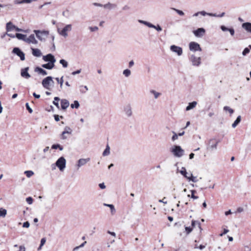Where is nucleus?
I'll return each mask as SVG.
<instances>
[{
    "label": "nucleus",
    "mask_w": 251,
    "mask_h": 251,
    "mask_svg": "<svg viewBox=\"0 0 251 251\" xmlns=\"http://www.w3.org/2000/svg\"><path fill=\"white\" fill-rule=\"evenodd\" d=\"M146 25L150 28H153V27H155V25H154L152 24L151 23L148 22H147Z\"/></svg>",
    "instance_id": "53"
},
{
    "label": "nucleus",
    "mask_w": 251,
    "mask_h": 251,
    "mask_svg": "<svg viewBox=\"0 0 251 251\" xmlns=\"http://www.w3.org/2000/svg\"><path fill=\"white\" fill-rule=\"evenodd\" d=\"M15 36L19 40L24 41L25 42L26 38L27 37L26 35L23 34L22 33H17L15 34Z\"/></svg>",
    "instance_id": "24"
},
{
    "label": "nucleus",
    "mask_w": 251,
    "mask_h": 251,
    "mask_svg": "<svg viewBox=\"0 0 251 251\" xmlns=\"http://www.w3.org/2000/svg\"><path fill=\"white\" fill-rule=\"evenodd\" d=\"M25 174L27 177H30L33 175L34 173L32 171H26L25 172Z\"/></svg>",
    "instance_id": "44"
},
{
    "label": "nucleus",
    "mask_w": 251,
    "mask_h": 251,
    "mask_svg": "<svg viewBox=\"0 0 251 251\" xmlns=\"http://www.w3.org/2000/svg\"><path fill=\"white\" fill-rule=\"evenodd\" d=\"M89 29H90V30L91 32H95V31H97L99 29V28L97 26H93V27L89 26Z\"/></svg>",
    "instance_id": "48"
},
{
    "label": "nucleus",
    "mask_w": 251,
    "mask_h": 251,
    "mask_svg": "<svg viewBox=\"0 0 251 251\" xmlns=\"http://www.w3.org/2000/svg\"><path fill=\"white\" fill-rule=\"evenodd\" d=\"M221 29L223 31H228L229 28H228L225 25H221Z\"/></svg>",
    "instance_id": "56"
},
{
    "label": "nucleus",
    "mask_w": 251,
    "mask_h": 251,
    "mask_svg": "<svg viewBox=\"0 0 251 251\" xmlns=\"http://www.w3.org/2000/svg\"><path fill=\"white\" fill-rule=\"evenodd\" d=\"M185 231L186 232L187 234H189L193 230V228L190 226H185Z\"/></svg>",
    "instance_id": "49"
},
{
    "label": "nucleus",
    "mask_w": 251,
    "mask_h": 251,
    "mask_svg": "<svg viewBox=\"0 0 251 251\" xmlns=\"http://www.w3.org/2000/svg\"><path fill=\"white\" fill-rule=\"evenodd\" d=\"M81 72V69H79V70H77L75 71H74L72 73V74L73 75H77V74H79V73H80Z\"/></svg>",
    "instance_id": "58"
},
{
    "label": "nucleus",
    "mask_w": 251,
    "mask_h": 251,
    "mask_svg": "<svg viewBox=\"0 0 251 251\" xmlns=\"http://www.w3.org/2000/svg\"><path fill=\"white\" fill-rule=\"evenodd\" d=\"M90 158L79 159L77 161V167L79 168V167L85 165L87 162H88L90 161Z\"/></svg>",
    "instance_id": "16"
},
{
    "label": "nucleus",
    "mask_w": 251,
    "mask_h": 251,
    "mask_svg": "<svg viewBox=\"0 0 251 251\" xmlns=\"http://www.w3.org/2000/svg\"><path fill=\"white\" fill-rule=\"evenodd\" d=\"M134 64V62L133 60H131L129 61L128 63V67L129 68H131Z\"/></svg>",
    "instance_id": "63"
},
{
    "label": "nucleus",
    "mask_w": 251,
    "mask_h": 251,
    "mask_svg": "<svg viewBox=\"0 0 251 251\" xmlns=\"http://www.w3.org/2000/svg\"><path fill=\"white\" fill-rule=\"evenodd\" d=\"M170 50L176 53L177 55L180 56L182 54V49L176 45H172L170 47Z\"/></svg>",
    "instance_id": "10"
},
{
    "label": "nucleus",
    "mask_w": 251,
    "mask_h": 251,
    "mask_svg": "<svg viewBox=\"0 0 251 251\" xmlns=\"http://www.w3.org/2000/svg\"><path fill=\"white\" fill-rule=\"evenodd\" d=\"M104 205L105 206L110 207L111 212L112 214H114L115 213L116 210H115L114 205L111 204L104 203Z\"/></svg>",
    "instance_id": "31"
},
{
    "label": "nucleus",
    "mask_w": 251,
    "mask_h": 251,
    "mask_svg": "<svg viewBox=\"0 0 251 251\" xmlns=\"http://www.w3.org/2000/svg\"><path fill=\"white\" fill-rule=\"evenodd\" d=\"M43 59L45 61L48 62H50V61H52V60H56L54 56L51 53L43 56Z\"/></svg>",
    "instance_id": "18"
},
{
    "label": "nucleus",
    "mask_w": 251,
    "mask_h": 251,
    "mask_svg": "<svg viewBox=\"0 0 251 251\" xmlns=\"http://www.w3.org/2000/svg\"><path fill=\"white\" fill-rule=\"evenodd\" d=\"M200 14L202 16H206V15L209 16V13H207L204 11H200Z\"/></svg>",
    "instance_id": "61"
},
{
    "label": "nucleus",
    "mask_w": 251,
    "mask_h": 251,
    "mask_svg": "<svg viewBox=\"0 0 251 251\" xmlns=\"http://www.w3.org/2000/svg\"><path fill=\"white\" fill-rule=\"evenodd\" d=\"M29 70V67H27L25 68L22 69L21 71V76L25 78L26 79H28L30 77V75L28 73V71Z\"/></svg>",
    "instance_id": "14"
},
{
    "label": "nucleus",
    "mask_w": 251,
    "mask_h": 251,
    "mask_svg": "<svg viewBox=\"0 0 251 251\" xmlns=\"http://www.w3.org/2000/svg\"><path fill=\"white\" fill-rule=\"evenodd\" d=\"M59 63L62 65V66L64 68H67L68 65V62L63 59L60 60Z\"/></svg>",
    "instance_id": "40"
},
{
    "label": "nucleus",
    "mask_w": 251,
    "mask_h": 251,
    "mask_svg": "<svg viewBox=\"0 0 251 251\" xmlns=\"http://www.w3.org/2000/svg\"><path fill=\"white\" fill-rule=\"evenodd\" d=\"M35 71L36 72H38L40 74L42 75H47V71L39 67H36L35 68Z\"/></svg>",
    "instance_id": "25"
},
{
    "label": "nucleus",
    "mask_w": 251,
    "mask_h": 251,
    "mask_svg": "<svg viewBox=\"0 0 251 251\" xmlns=\"http://www.w3.org/2000/svg\"><path fill=\"white\" fill-rule=\"evenodd\" d=\"M60 147V145L58 144H53L51 146V149L56 150Z\"/></svg>",
    "instance_id": "57"
},
{
    "label": "nucleus",
    "mask_w": 251,
    "mask_h": 251,
    "mask_svg": "<svg viewBox=\"0 0 251 251\" xmlns=\"http://www.w3.org/2000/svg\"><path fill=\"white\" fill-rule=\"evenodd\" d=\"M25 107H26V109L29 112V113H32L33 110L30 108V107L29 106V105L28 103L27 102V103H25Z\"/></svg>",
    "instance_id": "50"
},
{
    "label": "nucleus",
    "mask_w": 251,
    "mask_h": 251,
    "mask_svg": "<svg viewBox=\"0 0 251 251\" xmlns=\"http://www.w3.org/2000/svg\"><path fill=\"white\" fill-rule=\"evenodd\" d=\"M123 75L126 77H128L131 75V71L130 70L126 69L123 71Z\"/></svg>",
    "instance_id": "41"
},
{
    "label": "nucleus",
    "mask_w": 251,
    "mask_h": 251,
    "mask_svg": "<svg viewBox=\"0 0 251 251\" xmlns=\"http://www.w3.org/2000/svg\"><path fill=\"white\" fill-rule=\"evenodd\" d=\"M79 88V91L81 94H85L88 90L87 86L80 85Z\"/></svg>",
    "instance_id": "29"
},
{
    "label": "nucleus",
    "mask_w": 251,
    "mask_h": 251,
    "mask_svg": "<svg viewBox=\"0 0 251 251\" xmlns=\"http://www.w3.org/2000/svg\"><path fill=\"white\" fill-rule=\"evenodd\" d=\"M79 106H80L79 103L76 100H75L74 101V103H72L71 104V107L73 109H74V108L77 109L79 108Z\"/></svg>",
    "instance_id": "32"
},
{
    "label": "nucleus",
    "mask_w": 251,
    "mask_h": 251,
    "mask_svg": "<svg viewBox=\"0 0 251 251\" xmlns=\"http://www.w3.org/2000/svg\"><path fill=\"white\" fill-rule=\"evenodd\" d=\"M25 42L30 44H37L38 41L35 39V35L33 34H30L28 37H26Z\"/></svg>",
    "instance_id": "12"
},
{
    "label": "nucleus",
    "mask_w": 251,
    "mask_h": 251,
    "mask_svg": "<svg viewBox=\"0 0 251 251\" xmlns=\"http://www.w3.org/2000/svg\"><path fill=\"white\" fill-rule=\"evenodd\" d=\"M60 100V98L57 97H55L54 98V100L53 101V104L56 106L58 109H59V105L58 101Z\"/></svg>",
    "instance_id": "34"
},
{
    "label": "nucleus",
    "mask_w": 251,
    "mask_h": 251,
    "mask_svg": "<svg viewBox=\"0 0 251 251\" xmlns=\"http://www.w3.org/2000/svg\"><path fill=\"white\" fill-rule=\"evenodd\" d=\"M196 223L198 225V226H199V228H200V229L201 230L202 229L201 226V223L199 221H196L195 220H192V223H191V225H192V227H194L195 226Z\"/></svg>",
    "instance_id": "43"
},
{
    "label": "nucleus",
    "mask_w": 251,
    "mask_h": 251,
    "mask_svg": "<svg viewBox=\"0 0 251 251\" xmlns=\"http://www.w3.org/2000/svg\"><path fill=\"white\" fill-rule=\"evenodd\" d=\"M66 161L63 156L59 158L56 161L55 165L59 168L60 171H62L66 167Z\"/></svg>",
    "instance_id": "4"
},
{
    "label": "nucleus",
    "mask_w": 251,
    "mask_h": 251,
    "mask_svg": "<svg viewBox=\"0 0 251 251\" xmlns=\"http://www.w3.org/2000/svg\"><path fill=\"white\" fill-rule=\"evenodd\" d=\"M72 30V25L69 24L66 25L62 30L58 28V32L61 36L66 37L68 36L67 31H70Z\"/></svg>",
    "instance_id": "5"
},
{
    "label": "nucleus",
    "mask_w": 251,
    "mask_h": 251,
    "mask_svg": "<svg viewBox=\"0 0 251 251\" xmlns=\"http://www.w3.org/2000/svg\"><path fill=\"white\" fill-rule=\"evenodd\" d=\"M197 104V102L196 101H193L191 102H189L188 103V106L186 108V110L189 111V110H190L191 109L194 108V107H196Z\"/></svg>",
    "instance_id": "26"
},
{
    "label": "nucleus",
    "mask_w": 251,
    "mask_h": 251,
    "mask_svg": "<svg viewBox=\"0 0 251 251\" xmlns=\"http://www.w3.org/2000/svg\"><path fill=\"white\" fill-rule=\"evenodd\" d=\"M33 32L35 34L36 37L41 41H45L49 34V32L48 30H34Z\"/></svg>",
    "instance_id": "1"
},
{
    "label": "nucleus",
    "mask_w": 251,
    "mask_h": 251,
    "mask_svg": "<svg viewBox=\"0 0 251 251\" xmlns=\"http://www.w3.org/2000/svg\"><path fill=\"white\" fill-rule=\"evenodd\" d=\"M189 47L190 50L192 51L202 50L200 45L198 43L195 42H190L189 44Z\"/></svg>",
    "instance_id": "8"
},
{
    "label": "nucleus",
    "mask_w": 251,
    "mask_h": 251,
    "mask_svg": "<svg viewBox=\"0 0 251 251\" xmlns=\"http://www.w3.org/2000/svg\"><path fill=\"white\" fill-rule=\"evenodd\" d=\"M228 31L230 32L231 35H234L235 32L234 29L233 28H229Z\"/></svg>",
    "instance_id": "59"
},
{
    "label": "nucleus",
    "mask_w": 251,
    "mask_h": 251,
    "mask_svg": "<svg viewBox=\"0 0 251 251\" xmlns=\"http://www.w3.org/2000/svg\"><path fill=\"white\" fill-rule=\"evenodd\" d=\"M14 3L15 4H19L24 3V0H15Z\"/></svg>",
    "instance_id": "54"
},
{
    "label": "nucleus",
    "mask_w": 251,
    "mask_h": 251,
    "mask_svg": "<svg viewBox=\"0 0 251 251\" xmlns=\"http://www.w3.org/2000/svg\"><path fill=\"white\" fill-rule=\"evenodd\" d=\"M228 231H229V230H228V229H224V231H223V233H221V234H220V236H223L224 235H225V234H226Z\"/></svg>",
    "instance_id": "62"
},
{
    "label": "nucleus",
    "mask_w": 251,
    "mask_h": 251,
    "mask_svg": "<svg viewBox=\"0 0 251 251\" xmlns=\"http://www.w3.org/2000/svg\"><path fill=\"white\" fill-rule=\"evenodd\" d=\"M153 28L155 29L158 32L161 31L162 30V27L160 26L159 25H155V27H153Z\"/></svg>",
    "instance_id": "52"
},
{
    "label": "nucleus",
    "mask_w": 251,
    "mask_h": 251,
    "mask_svg": "<svg viewBox=\"0 0 251 251\" xmlns=\"http://www.w3.org/2000/svg\"><path fill=\"white\" fill-rule=\"evenodd\" d=\"M172 133H173V135L172 137V140L174 141L178 139V135L175 131H173Z\"/></svg>",
    "instance_id": "46"
},
{
    "label": "nucleus",
    "mask_w": 251,
    "mask_h": 251,
    "mask_svg": "<svg viewBox=\"0 0 251 251\" xmlns=\"http://www.w3.org/2000/svg\"><path fill=\"white\" fill-rule=\"evenodd\" d=\"M180 173L187 179L188 178L190 177V176H187L188 173L187 172L186 169L184 167H182L181 170L180 171Z\"/></svg>",
    "instance_id": "28"
},
{
    "label": "nucleus",
    "mask_w": 251,
    "mask_h": 251,
    "mask_svg": "<svg viewBox=\"0 0 251 251\" xmlns=\"http://www.w3.org/2000/svg\"><path fill=\"white\" fill-rule=\"evenodd\" d=\"M188 180L192 181L193 182H197L198 180L197 179L196 176H194L192 173L190 174V177L188 178Z\"/></svg>",
    "instance_id": "37"
},
{
    "label": "nucleus",
    "mask_w": 251,
    "mask_h": 251,
    "mask_svg": "<svg viewBox=\"0 0 251 251\" xmlns=\"http://www.w3.org/2000/svg\"><path fill=\"white\" fill-rule=\"evenodd\" d=\"M55 61L56 60H52V61H50V62L42 65V67L46 69L51 70L54 67Z\"/></svg>",
    "instance_id": "15"
},
{
    "label": "nucleus",
    "mask_w": 251,
    "mask_h": 251,
    "mask_svg": "<svg viewBox=\"0 0 251 251\" xmlns=\"http://www.w3.org/2000/svg\"><path fill=\"white\" fill-rule=\"evenodd\" d=\"M171 151L174 156L177 157H181L184 153V151L178 145H174L171 148Z\"/></svg>",
    "instance_id": "2"
},
{
    "label": "nucleus",
    "mask_w": 251,
    "mask_h": 251,
    "mask_svg": "<svg viewBox=\"0 0 251 251\" xmlns=\"http://www.w3.org/2000/svg\"><path fill=\"white\" fill-rule=\"evenodd\" d=\"M220 141H216L215 139H211L209 141L207 150L213 151L217 149V145Z\"/></svg>",
    "instance_id": "7"
},
{
    "label": "nucleus",
    "mask_w": 251,
    "mask_h": 251,
    "mask_svg": "<svg viewBox=\"0 0 251 251\" xmlns=\"http://www.w3.org/2000/svg\"><path fill=\"white\" fill-rule=\"evenodd\" d=\"M18 251H25V247L24 246H20Z\"/></svg>",
    "instance_id": "64"
},
{
    "label": "nucleus",
    "mask_w": 251,
    "mask_h": 251,
    "mask_svg": "<svg viewBox=\"0 0 251 251\" xmlns=\"http://www.w3.org/2000/svg\"><path fill=\"white\" fill-rule=\"evenodd\" d=\"M46 241V238H42L41 240L40 245H41V246H43L45 244Z\"/></svg>",
    "instance_id": "60"
},
{
    "label": "nucleus",
    "mask_w": 251,
    "mask_h": 251,
    "mask_svg": "<svg viewBox=\"0 0 251 251\" xmlns=\"http://www.w3.org/2000/svg\"><path fill=\"white\" fill-rule=\"evenodd\" d=\"M241 116H238L234 123L232 124V127L233 128H235L241 122Z\"/></svg>",
    "instance_id": "27"
},
{
    "label": "nucleus",
    "mask_w": 251,
    "mask_h": 251,
    "mask_svg": "<svg viewBox=\"0 0 251 251\" xmlns=\"http://www.w3.org/2000/svg\"><path fill=\"white\" fill-rule=\"evenodd\" d=\"M31 50H32V54L33 56L39 57L42 55V52L39 49L31 48Z\"/></svg>",
    "instance_id": "19"
},
{
    "label": "nucleus",
    "mask_w": 251,
    "mask_h": 251,
    "mask_svg": "<svg viewBox=\"0 0 251 251\" xmlns=\"http://www.w3.org/2000/svg\"><path fill=\"white\" fill-rule=\"evenodd\" d=\"M110 154V147L108 145H107L105 149L102 153V155L105 156L108 155Z\"/></svg>",
    "instance_id": "33"
},
{
    "label": "nucleus",
    "mask_w": 251,
    "mask_h": 251,
    "mask_svg": "<svg viewBox=\"0 0 251 251\" xmlns=\"http://www.w3.org/2000/svg\"><path fill=\"white\" fill-rule=\"evenodd\" d=\"M15 28V25L11 22H9L6 24V29L7 32L11 31Z\"/></svg>",
    "instance_id": "22"
},
{
    "label": "nucleus",
    "mask_w": 251,
    "mask_h": 251,
    "mask_svg": "<svg viewBox=\"0 0 251 251\" xmlns=\"http://www.w3.org/2000/svg\"><path fill=\"white\" fill-rule=\"evenodd\" d=\"M191 195H187V197H191V198L193 199H198V196H196L195 195V194L196 193V191L195 190H191Z\"/></svg>",
    "instance_id": "35"
},
{
    "label": "nucleus",
    "mask_w": 251,
    "mask_h": 251,
    "mask_svg": "<svg viewBox=\"0 0 251 251\" xmlns=\"http://www.w3.org/2000/svg\"><path fill=\"white\" fill-rule=\"evenodd\" d=\"M117 6V5L116 4L111 3L110 2H108L107 3L103 5V7L104 8H107V9H109V10H111V9H114V8H116Z\"/></svg>",
    "instance_id": "23"
},
{
    "label": "nucleus",
    "mask_w": 251,
    "mask_h": 251,
    "mask_svg": "<svg viewBox=\"0 0 251 251\" xmlns=\"http://www.w3.org/2000/svg\"><path fill=\"white\" fill-rule=\"evenodd\" d=\"M250 50L249 49V48H246L244 49L242 52V54L244 56L246 55L248 53L250 52Z\"/></svg>",
    "instance_id": "45"
},
{
    "label": "nucleus",
    "mask_w": 251,
    "mask_h": 251,
    "mask_svg": "<svg viewBox=\"0 0 251 251\" xmlns=\"http://www.w3.org/2000/svg\"><path fill=\"white\" fill-rule=\"evenodd\" d=\"M150 93L153 95L154 98L155 99H157L159 96L161 95V93L157 92L154 90H151L150 91Z\"/></svg>",
    "instance_id": "30"
},
{
    "label": "nucleus",
    "mask_w": 251,
    "mask_h": 251,
    "mask_svg": "<svg viewBox=\"0 0 251 251\" xmlns=\"http://www.w3.org/2000/svg\"><path fill=\"white\" fill-rule=\"evenodd\" d=\"M205 32V30L202 28H199L193 31V33L195 36L197 37H201L203 36Z\"/></svg>",
    "instance_id": "13"
},
{
    "label": "nucleus",
    "mask_w": 251,
    "mask_h": 251,
    "mask_svg": "<svg viewBox=\"0 0 251 251\" xmlns=\"http://www.w3.org/2000/svg\"><path fill=\"white\" fill-rule=\"evenodd\" d=\"M55 79L56 80V81L58 83H60V87L61 88H62L63 83L64 82L63 76H62L60 79L58 77L55 78Z\"/></svg>",
    "instance_id": "42"
},
{
    "label": "nucleus",
    "mask_w": 251,
    "mask_h": 251,
    "mask_svg": "<svg viewBox=\"0 0 251 251\" xmlns=\"http://www.w3.org/2000/svg\"><path fill=\"white\" fill-rule=\"evenodd\" d=\"M124 111L127 117H130L132 115L131 107L130 104H127L124 107Z\"/></svg>",
    "instance_id": "20"
},
{
    "label": "nucleus",
    "mask_w": 251,
    "mask_h": 251,
    "mask_svg": "<svg viewBox=\"0 0 251 251\" xmlns=\"http://www.w3.org/2000/svg\"><path fill=\"white\" fill-rule=\"evenodd\" d=\"M72 129L69 126H65L64 128V130L62 132L60 138L62 140H65L67 139V136H64V134H72Z\"/></svg>",
    "instance_id": "11"
},
{
    "label": "nucleus",
    "mask_w": 251,
    "mask_h": 251,
    "mask_svg": "<svg viewBox=\"0 0 251 251\" xmlns=\"http://www.w3.org/2000/svg\"><path fill=\"white\" fill-rule=\"evenodd\" d=\"M12 52L18 56L22 61L25 60V54L20 48L18 47L14 48Z\"/></svg>",
    "instance_id": "6"
},
{
    "label": "nucleus",
    "mask_w": 251,
    "mask_h": 251,
    "mask_svg": "<svg viewBox=\"0 0 251 251\" xmlns=\"http://www.w3.org/2000/svg\"><path fill=\"white\" fill-rule=\"evenodd\" d=\"M26 201L29 204H31L33 202V199L30 197H27L26 199Z\"/></svg>",
    "instance_id": "51"
},
{
    "label": "nucleus",
    "mask_w": 251,
    "mask_h": 251,
    "mask_svg": "<svg viewBox=\"0 0 251 251\" xmlns=\"http://www.w3.org/2000/svg\"><path fill=\"white\" fill-rule=\"evenodd\" d=\"M224 110L226 111H228L230 115L233 113L234 110L232 108H231L230 107L228 106H225L224 107Z\"/></svg>",
    "instance_id": "36"
},
{
    "label": "nucleus",
    "mask_w": 251,
    "mask_h": 251,
    "mask_svg": "<svg viewBox=\"0 0 251 251\" xmlns=\"http://www.w3.org/2000/svg\"><path fill=\"white\" fill-rule=\"evenodd\" d=\"M171 9L172 10H174L175 11H176L180 16H183L184 15V13L182 11H181L180 10L176 9L175 8H173V7H172Z\"/></svg>",
    "instance_id": "39"
},
{
    "label": "nucleus",
    "mask_w": 251,
    "mask_h": 251,
    "mask_svg": "<svg viewBox=\"0 0 251 251\" xmlns=\"http://www.w3.org/2000/svg\"><path fill=\"white\" fill-rule=\"evenodd\" d=\"M30 226V224L28 221L25 222L23 223V226L24 227L28 228Z\"/></svg>",
    "instance_id": "55"
},
{
    "label": "nucleus",
    "mask_w": 251,
    "mask_h": 251,
    "mask_svg": "<svg viewBox=\"0 0 251 251\" xmlns=\"http://www.w3.org/2000/svg\"><path fill=\"white\" fill-rule=\"evenodd\" d=\"M54 84V81L52 80V77L50 76H48L43 79L42 84L43 86L46 89L50 90V86Z\"/></svg>",
    "instance_id": "3"
},
{
    "label": "nucleus",
    "mask_w": 251,
    "mask_h": 251,
    "mask_svg": "<svg viewBox=\"0 0 251 251\" xmlns=\"http://www.w3.org/2000/svg\"><path fill=\"white\" fill-rule=\"evenodd\" d=\"M53 117L54 118V120L56 122H58L59 121V118H60L61 119H64L63 116H59L58 115L55 114L53 115Z\"/></svg>",
    "instance_id": "47"
},
{
    "label": "nucleus",
    "mask_w": 251,
    "mask_h": 251,
    "mask_svg": "<svg viewBox=\"0 0 251 251\" xmlns=\"http://www.w3.org/2000/svg\"><path fill=\"white\" fill-rule=\"evenodd\" d=\"M242 26L247 31L251 33V23H244L242 24Z\"/></svg>",
    "instance_id": "21"
},
{
    "label": "nucleus",
    "mask_w": 251,
    "mask_h": 251,
    "mask_svg": "<svg viewBox=\"0 0 251 251\" xmlns=\"http://www.w3.org/2000/svg\"><path fill=\"white\" fill-rule=\"evenodd\" d=\"M190 60L193 66H199L201 64V58L200 57H196L194 54L191 55Z\"/></svg>",
    "instance_id": "9"
},
{
    "label": "nucleus",
    "mask_w": 251,
    "mask_h": 251,
    "mask_svg": "<svg viewBox=\"0 0 251 251\" xmlns=\"http://www.w3.org/2000/svg\"><path fill=\"white\" fill-rule=\"evenodd\" d=\"M69 101L66 99L61 100V107L62 110L66 109L69 106Z\"/></svg>",
    "instance_id": "17"
},
{
    "label": "nucleus",
    "mask_w": 251,
    "mask_h": 251,
    "mask_svg": "<svg viewBox=\"0 0 251 251\" xmlns=\"http://www.w3.org/2000/svg\"><path fill=\"white\" fill-rule=\"evenodd\" d=\"M7 213L6 209L2 208H0V217H4L5 216Z\"/></svg>",
    "instance_id": "38"
}]
</instances>
